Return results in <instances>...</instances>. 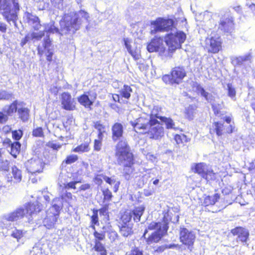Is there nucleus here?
<instances>
[{
  "instance_id": "f257e3e1",
  "label": "nucleus",
  "mask_w": 255,
  "mask_h": 255,
  "mask_svg": "<svg viewBox=\"0 0 255 255\" xmlns=\"http://www.w3.org/2000/svg\"><path fill=\"white\" fill-rule=\"evenodd\" d=\"M174 21L171 19H165L161 17L157 18L151 22V34H154L158 32L168 31L171 32L167 34L165 37V42L168 47L166 49L163 45V39L161 37H155L152 40L157 49L159 53L166 57H172V53L178 48L181 47L186 38V34L182 31H177L173 26Z\"/></svg>"
},
{
  "instance_id": "f03ea898",
  "label": "nucleus",
  "mask_w": 255,
  "mask_h": 255,
  "mask_svg": "<svg viewBox=\"0 0 255 255\" xmlns=\"http://www.w3.org/2000/svg\"><path fill=\"white\" fill-rule=\"evenodd\" d=\"M89 18V13L85 10L70 12L65 14L63 20L60 21V30L54 25L53 21H51L43 25V31L48 33H57L61 35L67 33L73 34L80 29L83 23L88 22Z\"/></svg>"
},
{
  "instance_id": "7ed1b4c3",
  "label": "nucleus",
  "mask_w": 255,
  "mask_h": 255,
  "mask_svg": "<svg viewBox=\"0 0 255 255\" xmlns=\"http://www.w3.org/2000/svg\"><path fill=\"white\" fill-rule=\"evenodd\" d=\"M41 210V205L36 201L35 203H29L21 206L12 212L3 214L1 217L0 225L2 228H8L11 224L9 222H16L26 217L28 222H30V217L35 213Z\"/></svg>"
},
{
  "instance_id": "20e7f679",
  "label": "nucleus",
  "mask_w": 255,
  "mask_h": 255,
  "mask_svg": "<svg viewBox=\"0 0 255 255\" xmlns=\"http://www.w3.org/2000/svg\"><path fill=\"white\" fill-rule=\"evenodd\" d=\"M168 222L164 219L163 222L150 223L144 231L142 237L146 243L151 245L158 242L168 230Z\"/></svg>"
},
{
  "instance_id": "39448f33",
  "label": "nucleus",
  "mask_w": 255,
  "mask_h": 255,
  "mask_svg": "<svg viewBox=\"0 0 255 255\" xmlns=\"http://www.w3.org/2000/svg\"><path fill=\"white\" fill-rule=\"evenodd\" d=\"M62 207V202L59 198H55L52 205L47 211L46 217L43 220V224L47 229L55 227L59 216L60 210Z\"/></svg>"
},
{
  "instance_id": "423d86ee",
  "label": "nucleus",
  "mask_w": 255,
  "mask_h": 255,
  "mask_svg": "<svg viewBox=\"0 0 255 255\" xmlns=\"http://www.w3.org/2000/svg\"><path fill=\"white\" fill-rule=\"evenodd\" d=\"M13 2V8L8 0H0V12L7 21L14 22L17 18V11L19 10V5L17 0H11Z\"/></svg>"
},
{
  "instance_id": "0eeeda50",
  "label": "nucleus",
  "mask_w": 255,
  "mask_h": 255,
  "mask_svg": "<svg viewBox=\"0 0 255 255\" xmlns=\"http://www.w3.org/2000/svg\"><path fill=\"white\" fill-rule=\"evenodd\" d=\"M155 119V116L152 115L151 112L149 116L143 114L134 121H131L130 124L136 132L146 133L151 124V121H154Z\"/></svg>"
},
{
  "instance_id": "6e6552de",
  "label": "nucleus",
  "mask_w": 255,
  "mask_h": 255,
  "mask_svg": "<svg viewBox=\"0 0 255 255\" xmlns=\"http://www.w3.org/2000/svg\"><path fill=\"white\" fill-rule=\"evenodd\" d=\"M144 210L145 207L143 205H141L134 208L132 211H125L121 215L119 225L121 224L125 225L132 224L131 223L132 218H133V220L135 222L140 221V218L143 215Z\"/></svg>"
},
{
  "instance_id": "1a4fd4ad",
  "label": "nucleus",
  "mask_w": 255,
  "mask_h": 255,
  "mask_svg": "<svg viewBox=\"0 0 255 255\" xmlns=\"http://www.w3.org/2000/svg\"><path fill=\"white\" fill-rule=\"evenodd\" d=\"M44 166L45 163L43 160L37 157L28 160L25 163L27 170L31 174L41 173Z\"/></svg>"
},
{
  "instance_id": "9d476101",
  "label": "nucleus",
  "mask_w": 255,
  "mask_h": 255,
  "mask_svg": "<svg viewBox=\"0 0 255 255\" xmlns=\"http://www.w3.org/2000/svg\"><path fill=\"white\" fill-rule=\"evenodd\" d=\"M164 130L163 127L155 118L154 121H151V124L146 132L150 138L158 139L163 136Z\"/></svg>"
},
{
  "instance_id": "9b49d317",
  "label": "nucleus",
  "mask_w": 255,
  "mask_h": 255,
  "mask_svg": "<svg viewBox=\"0 0 255 255\" xmlns=\"http://www.w3.org/2000/svg\"><path fill=\"white\" fill-rule=\"evenodd\" d=\"M221 39L218 35H212L205 40V48L208 52L218 53L221 49Z\"/></svg>"
},
{
  "instance_id": "f8f14e48",
  "label": "nucleus",
  "mask_w": 255,
  "mask_h": 255,
  "mask_svg": "<svg viewBox=\"0 0 255 255\" xmlns=\"http://www.w3.org/2000/svg\"><path fill=\"white\" fill-rule=\"evenodd\" d=\"M170 74L172 76L173 81L177 84L181 83L184 78L186 76L185 69L182 66H176L172 68Z\"/></svg>"
},
{
  "instance_id": "ddd939ff",
  "label": "nucleus",
  "mask_w": 255,
  "mask_h": 255,
  "mask_svg": "<svg viewBox=\"0 0 255 255\" xmlns=\"http://www.w3.org/2000/svg\"><path fill=\"white\" fill-rule=\"evenodd\" d=\"M125 45L128 53L135 60H138L140 58V50L137 47L135 43L131 44V40L128 38L124 39Z\"/></svg>"
},
{
  "instance_id": "4468645a",
  "label": "nucleus",
  "mask_w": 255,
  "mask_h": 255,
  "mask_svg": "<svg viewBox=\"0 0 255 255\" xmlns=\"http://www.w3.org/2000/svg\"><path fill=\"white\" fill-rule=\"evenodd\" d=\"M195 238V236L192 232L184 228H181L180 239L183 244L190 246L193 244Z\"/></svg>"
},
{
  "instance_id": "2eb2a0df",
  "label": "nucleus",
  "mask_w": 255,
  "mask_h": 255,
  "mask_svg": "<svg viewBox=\"0 0 255 255\" xmlns=\"http://www.w3.org/2000/svg\"><path fill=\"white\" fill-rule=\"evenodd\" d=\"M61 104L62 107L66 110L72 111L75 109L74 100L68 93L65 92L61 95Z\"/></svg>"
},
{
  "instance_id": "dca6fc26",
  "label": "nucleus",
  "mask_w": 255,
  "mask_h": 255,
  "mask_svg": "<svg viewBox=\"0 0 255 255\" xmlns=\"http://www.w3.org/2000/svg\"><path fill=\"white\" fill-rule=\"evenodd\" d=\"M118 162L122 166H127L133 164V155L129 151L116 154Z\"/></svg>"
},
{
  "instance_id": "f3484780",
  "label": "nucleus",
  "mask_w": 255,
  "mask_h": 255,
  "mask_svg": "<svg viewBox=\"0 0 255 255\" xmlns=\"http://www.w3.org/2000/svg\"><path fill=\"white\" fill-rule=\"evenodd\" d=\"M157 111V108H154L152 111V115L155 116L156 119H159L164 123L166 126V128L173 129L175 130L178 129V128L175 126L174 122L171 118L160 116L158 113H156Z\"/></svg>"
},
{
  "instance_id": "a211bd4d",
  "label": "nucleus",
  "mask_w": 255,
  "mask_h": 255,
  "mask_svg": "<svg viewBox=\"0 0 255 255\" xmlns=\"http://www.w3.org/2000/svg\"><path fill=\"white\" fill-rule=\"evenodd\" d=\"M231 233L237 236V241L242 243L246 242L248 239L249 233L248 231L242 227H237L231 231Z\"/></svg>"
},
{
  "instance_id": "6ab92c4d",
  "label": "nucleus",
  "mask_w": 255,
  "mask_h": 255,
  "mask_svg": "<svg viewBox=\"0 0 255 255\" xmlns=\"http://www.w3.org/2000/svg\"><path fill=\"white\" fill-rule=\"evenodd\" d=\"M233 21L232 18L222 17L220 19L219 28L227 32H230L233 28Z\"/></svg>"
},
{
  "instance_id": "aec40b11",
  "label": "nucleus",
  "mask_w": 255,
  "mask_h": 255,
  "mask_svg": "<svg viewBox=\"0 0 255 255\" xmlns=\"http://www.w3.org/2000/svg\"><path fill=\"white\" fill-rule=\"evenodd\" d=\"M43 45L46 51V59L47 61L50 62L52 60V57L53 54V48L49 36H46L44 38Z\"/></svg>"
},
{
  "instance_id": "412c9836",
  "label": "nucleus",
  "mask_w": 255,
  "mask_h": 255,
  "mask_svg": "<svg viewBox=\"0 0 255 255\" xmlns=\"http://www.w3.org/2000/svg\"><path fill=\"white\" fill-rule=\"evenodd\" d=\"M112 131L113 140L115 141L120 140L123 136V126L121 124L117 123L112 127Z\"/></svg>"
},
{
  "instance_id": "4be33fe9",
  "label": "nucleus",
  "mask_w": 255,
  "mask_h": 255,
  "mask_svg": "<svg viewBox=\"0 0 255 255\" xmlns=\"http://www.w3.org/2000/svg\"><path fill=\"white\" fill-rule=\"evenodd\" d=\"M22 105H24L23 102L15 100L10 105L7 107L5 106L3 109V111L6 113L9 116H11L13 113L18 111V109Z\"/></svg>"
},
{
  "instance_id": "5701e85b",
  "label": "nucleus",
  "mask_w": 255,
  "mask_h": 255,
  "mask_svg": "<svg viewBox=\"0 0 255 255\" xmlns=\"http://www.w3.org/2000/svg\"><path fill=\"white\" fill-rule=\"evenodd\" d=\"M252 56L248 54L239 57H233L231 59L232 63L235 66H240L242 65L243 63L246 61H251Z\"/></svg>"
},
{
  "instance_id": "b1692460",
  "label": "nucleus",
  "mask_w": 255,
  "mask_h": 255,
  "mask_svg": "<svg viewBox=\"0 0 255 255\" xmlns=\"http://www.w3.org/2000/svg\"><path fill=\"white\" fill-rule=\"evenodd\" d=\"M26 17L28 23L32 25L34 29L38 30L40 28L41 25L37 16L28 12L26 14Z\"/></svg>"
},
{
  "instance_id": "393cba45",
  "label": "nucleus",
  "mask_w": 255,
  "mask_h": 255,
  "mask_svg": "<svg viewBox=\"0 0 255 255\" xmlns=\"http://www.w3.org/2000/svg\"><path fill=\"white\" fill-rule=\"evenodd\" d=\"M120 232L124 237H127L133 234V224L119 225Z\"/></svg>"
},
{
  "instance_id": "a878e982",
  "label": "nucleus",
  "mask_w": 255,
  "mask_h": 255,
  "mask_svg": "<svg viewBox=\"0 0 255 255\" xmlns=\"http://www.w3.org/2000/svg\"><path fill=\"white\" fill-rule=\"evenodd\" d=\"M220 198V195L216 193L213 196H208L204 198L203 202H202V205L204 206H208L209 205H213Z\"/></svg>"
},
{
  "instance_id": "bb28decb",
  "label": "nucleus",
  "mask_w": 255,
  "mask_h": 255,
  "mask_svg": "<svg viewBox=\"0 0 255 255\" xmlns=\"http://www.w3.org/2000/svg\"><path fill=\"white\" fill-rule=\"evenodd\" d=\"M193 86L198 94H200L201 95L204 97L207 101L209 102L211 101V95L209 93L206 92L200 84L197 83H194Z\"/></svg>"
},
{
  "instance_id": "cd10ccee",
  "label": "nucleus",
  "mask_w": 255,
  "mask_h": 255,
  "mask_svg": "<svg viewBox=\"0 0 255 255\" xmlns=\"http://www.w3.org/2000/svg\"><path fill=\"white\" fill-rule=\"evenodd\" d=\"M24 106L25 104L20 106L17 112L19 118L23 122L27 121L29 117V110Z\"/></svg>"
},
{
  "instance_id": "c85d7f7f",
  "label": "nucleus",
  "mask_w": 255,
  "mask_h": 255,
  "mask_svg": "<svg viewBox=\"0 0 255 255\" xmlns=\"http://www.w3.org/2000/svg\"><path fill=\"white\" fill-rule=\"evenodd\" d=\"M194 171L202 177L203 176H205V173L208 169V166L204 163H197L195 165L194 168L192 169Z\"/></svg>"
},
{
  "instance_id": "c756f323",
  "label": "nucleus",
  "mask_w": 255,
  "mask_h": 255,
  "mask_svg": "<svg viewBox=\"0 0 255 255\" xmlns=\"http://www.w3.org/2000/svg\"><path fill=\"white\" fill-rule=\"evenodd\" d=\"M78 101L81 105L86 108H89L93 105L94 101L90 99L89 96L86 94H83L78 98Z\"/></svg>"
},
{
  "instance_id": "7c9ffc66",
  "label": "nucleus",
  "mask_w": 255,
  "mask_h": 255,
  "mask_svg": "<svg viewBox=\"0 0 255 255\" xmlns=\"http://www.w3.org/2000/svg\"><path fill=\"white\" fill-rule=\"evenodd\" d=\"M116 148V154L129 151L127 143L125 140H120L117 144Z\"/></svg>"
},
{
  "instance_id": "2f4dec72",
  "label": "nucleus",
  "mask_w": 255,
  "mask_h": 255,
  "mask_svg": "<svg viewBox=\"0 0 255 255\" xmlns=\"http://www.w3.org/2000/svg\"><path fill=\"white\" fill-rule=\"evenodd\" d=\"M62 202L63 204V201L67 202L69 205L73 203L76 200V197L72 195L70 192H66L64 194L61 195V198H59Z\"/></svg>"
},
{
  "instance_id": "473e14b6",
  "label": "nucleus",
  "mask_w": 255,
  "mask_h": 255,
  "mask_svg": "<svg viewBox=\"0 0 255 255\" xmlns=\"http://www.w3.org/2000/svg\"><path fill=\"white\" fill-rule=\"evenodd\" d=\"M133 165H129L127 166H123L124 167L123 170V175L127 180H130L134 177Z\"/></svg>"
},
{
  "instance_id": "72a5a7b5",
  "label": "nucleus",
  "mask_w": 255,
  "mask_h": 255,
  "mask_svg": "<svg viewBox=\"0 0 255 255\" xmlns=\"http://www.w3.org/2000/svg\"><path fill=\"white\" fill-rule=\"evenodd\" d=\"M225 127L223 124L220 122H216L213 125L214 130L215 131L218 136H221L224 133Z\"/></svg>"
},
{
  "instance_id": "f704fd0d",
  "label": "nucleus",
  "mask_w": 255,
  "mask_h": 255,
  "mask_svg": "<svg viewBox=\"0 0 255 255\" xmlns=\"http://www.w3.org/2000/svg\"><path fill=\"white\" fill-rule=\"evenodd\" d=\"M21 144L18 141H15L11 143L10 154L14 157H16L17 154L19 153Z\"/></svg>"
},
{
  "instance_id": "c9c22d12",
  "label": "nucleus",
  "mask_w": 255,
  "mask_h": 255,
  "mask_svg": "<svg viewBox=\"0 0 255 255\" xmlns=\"http://www.w3.org/2000/svg\"><path fill=\"white\" fill-rule=\"evenodd\" d=\"M132 92L130 86L125 85L121 89L120 93L122 97L128 99L130 97V93Z\"/></svg>"
},
{
  "instance_id": "e433bc0d",
  "label": "nucleus",
  "mask_w": 255,
  "mask_h": 255,
  "mask_svg": "<svg viewBox=\"0 0 255 255\" xmlns=\"http://www.w3.org/2000/svg\"><path fill=\"white\" fill-rule=\"evenodd\" d=\"M89 150L90 147L89 144L87 143H84L77 146L73 150V151L75 152L82 153L84 152H88Z\"/></svg>"
},
{
  "instance_id": "4c0bfd02",
  "label": "nucleus",
  "mask_w": 255,
  "mask_h": 255,
  "mask_svg": "<svg viewBox=\"0 0 255 255\" xmlns=\"http://www.w3.org/2000/svg\"><path fill=\"white\" fill-rule=\"evenodd\" d=\"M12 174L16 182H19L21 180V172L16 166L12 167Z\"/></svg>"
},
{
  "instance_id": "58836bf2",
  "label": "nucleus",
  "mask_w": 255,
  "mask_h": 255,
  "mask_svg": "<svg viewBox=\"0 0 255 255\" xmlns=\"http://www.w3.org/2000/svg\"><path fill=\"white\" fill-rule=\"evenodd\" d=\"M195 110V106L190 105L185 109V117L189 120H192L194 117V111Z\"/></svg>"
},
{
  "instance_id": "ea45409f",
  "label": "nucleus",
  "mask_w": 255,
  "mask_h": 255,
  "mask_svg": "<svg viewBox=\"0 0 255 255\" xmlns=\"http://www.w3.org/2000/svg\"><path fill=\"white\" fill-rule=\"evenodd\" d=\"M42 249L40 244H36L30 251L31 255H42Z\"/></svg>"
},
{
  "instance_id": "a19ab883",
  "label": "nucleus",
  "mask_w": 255,
  "mask_h": 255,
  "mask_svg": "<svg viewBox=\"0 0 255 255\" xmlns=\"http://www.w3.org/2000/svg\"><path fill=\"white\" fill-rule=\"evenodd\" d=\"M13 98L12 93L3 90L0 91V100H8Z\"/></svg>"
},
{
  "instance_id": "79ce46f5",
  "label": "nucleus",
  "mask_w": 255,
  "mask_h": 255,
  "mask_svg": "<svg viewBox=\"0 0 255 255\" xmlns=\"http://www.w3.org/2000/svg\"><path fill=\"white\" fill-rule=\"evenodd\" d=\"M127 255H144L143 251L138 247H133Z\"/></svg>"
},
{
  "instance_id": "37998d69",
  "label": "nucleus",
  "mask_w": 255,
  "mask_h": 255,
  "mask_svg": "<svg viewBox=\"0 0 255 255\" xmlns=\"http://www.w3.org/2000/svg\"><path fill=\"white\" fill-rule=\"evenodd\" d=\"M24 233L22 230L15 229L11 233V236L17 239L18 240L23 236Z\"/></svg>"
},
{
  "instance_id": "c03bdc74",
  "label": "nucleus",
  "mask_w": 255,
  "mask_h": 255,
  "mask_svg": "<svg viewBox=\"0 0 255 255\" xmlns=\"http://www.w3.org/2000/svg\"><path fill=\"white\" fill-rule=\"evenodd\" d=\"M77 159V155L72 154L68 156L63 162H65L67 164H70L76 161Z\"/></svg>"
},
{
  "instance_id": "a18cd8bd",
  "label": "nucleus",
  "mask_w": 255,
  "mask_h": 255,
  "mask_svg": "<svg viewBox=\"0 0 255 255\" xmlns=\"http://www.w3.org/2000/svg\"><path fill=\"white\" fill-rule=\"evenodd\" d=\"M44 31H40L38 32H33L30 34L31 39L39 40L44 36Z\"/></svg>"
},
{
  "instance_id": "49530a36",
  "label": "nucleus",
  "mask_w": 255,
  "mask_h": 255,
  "mask_svg": "<svg viewBox=\"0 0 255 255\" xmlns=\"http://www.w3.org/2000/svg\"><path fill=\"white\" fill-rule=\"evenodd\" d=\"M94 249L96 251L100 252L106 250L104 245L98 240H95Z\"/></svg>"
},
{
  "instance_id": "de8ad7c7",
  "label": "nucleus",
  "mask_w": 255,
  "mask_h": 255,
  "mask_svg": "<svg viewBox=\"0 0 255 255\" xmlns=\"http://www.w3.org/2000/svg\"><path fill=\"white\" fill-rule=\"evenodd\" d=\"M205 178L206 180L209 181L210 180H214L215 179V174L213 173L212 170H207V171L205 173V176L202 177Z\"/></svg>"
},
{
  "instance_id": "09e8293b",
  "label": "nucleus",
  "mask_w": 255,
  "mask_h": 255,
  "mask_svg": "<svg viewBox=\"0 0 255 255\" xmlns=\"http://www.w3.org/2000/svg\"><path fill=\"white\" fill-rule=\"evenodd\" d=\"M108 237L111 242H115L119 236L116 231L111 230L108 232Z\"/></svg>"
},
{
  "instance_id": "8fccbe9b",
  "label": "nucleus",
  "mask_w": 255,
  "mask_h": 255,
  "mask_svg": "<svg viewBox=\"0 0 255 255\" xmlns=\"http://www.w3.org/2000/svg\"><path fill=\"white\" fill-rule=\"evenodd\" d=\"M104 199L105 201L109 202L112 197V192L109 189H105L103 191Z\"/></svg>"
},
{
  "instance_id": "3c124183",
  "label": "nucleus",
  "mask_w": 255,
  "mask_h": 255,
  "mask_svg": "<svg viewBox=\"0 0 255 255\" xmlns=\"http://www.w3.org/2000/svg\"><path fill=\"white\" fill-rule=\"evenodd\" d=\"M154 41H151L147 46V49L149 52H159V49H157L154 44Z\"/></svg>"
},
{
  "instance_id": "603ef678",
  "label": "nucleus",
  "mask_w": 255,
  "mask_h": 255,
  "mask_svg": "<svg viewBox=\"0 0 255 255\" xmlns=\"http://www.w3.org/2000/svg\"><path fill=\"white\" fill-rule=\"evenodd\" d=\"M162 80L166 84H175L172 79V76L170 75H165L162 77Z\"/></svg>"
},
{
  "instance_id": "864d4df0",
  "label": "nucleus",
  "mask_w": 255,
  "mask_h": 255,
  "mask_svg": "<svg viewBox=\"0 0 255 255\" xmlns=\"http://www.w3.org/2000/svg\"><path fill=\"white\" fill-rule=\"evenodd\" d=\"M8 116L6 113L0 112V124H5L8 121Z\"/></svg>"
},
{
  "instance_id": "5fc2aeb1",
  "label": "nucleus",
  "mask_w": 255,
  "mask_h": 255,
  "mask_svg": "<svg viewBox=\"0 0 255 255\" xmlns=\"http://www.w3.org/2000/svg\"><path fill=\"white\" fill-rule=\"evenodd\" d=\"M227 88L228 91V96L231 98L233 99L236 96V91L235 89L233 87H232V85L230 84H228Z\"/></svg>"
},
{
  "instance_id": "6e6d98bb",
  "label": "nucleus",
  "mask_w": 255,
  "mask_h": 255,
  "mask_svg": "<svg viewBox=\"0 0 255 255\" xmlns=\"http://www.w3.org/2000/svg\"><path fill=\"white\" fill-rule=\"evenodd\" d=\"M32 135L36 137H42L43 136V129L41 128H37L34 129L32 132Z\"/></svg>"
},
{
  "instance_id": "4d7b16f0",
  "label": "nucleus",
  "mask_w": 255,
  "mask_h": 255,
  "mask_svg": "<svg viewBox=\"0 0 255 255\" xmlns=\"http://www.w3.org/2000/svg\"><path fill=\"white\" fill-rule=\"evenodd\" d=\"M95 128L97 129L99 132H105L106 128L104 126L102 125L99 122H97L95 123Z\"/></svg>"
},
{
  "instance_id": "13d9d810",
  "label": "nucleus",
  "mask_w": 255,
  "mask_h": 255,
  "mask_svg": "<svg viewBox=\"0 0 255 255\" xmlns=\"http://www.w3.org/2000/svg\"><path fill=\"white\" fill-rule=\"evenodd\" d=\"M9 163L7 160H2L0 167V168L4 171H8L9 167Z\"/></svg>"
},
{
  "instance_id": "bf43d9fd",
  "label": "nucleus",
  "mask_w": 255,
  "mask_h": 255,
  "mask_svg": "<svg viewBox=\"0 0 255 255\" xmlns=\"http://www.w3.org/2000/svg\"><path fill=\"white\" fill-rule=\"evenodd\" d=\"M22 132L21 130H14L12 131V137L15 140H19L22 136Z\"/></svg>"
},
{
  "instance_id": "052dcab7",
  "label": "nucleus",
  "mask_w": 255,
  "mask_h": 255,
  "mask_svg": "<svg viewBox=\"0 0 255 255\" xmlns=\"http://www.w3.org/2000/svg\"><path fill=\"white\" fill-rule=\"evenodd\" d=\"M102 177L104 181L110 185H113L116 181V180L114 178H110L105 175H103Z\"/></svg>"
},
{
  "instance_id": "680f3d73",
  "label": "nucleus",
  "mask_w": 255,
  "mask_h": 255,
  "mask_svg": "<svg viewBox=\"0 0 255 255\" xmlns=\"http://www.w3.org/2000/svg\"><path fill=\"white\" fill-rule=\"evenodd\" d=\"M94 235L95 237L96 238V240H97L99 241L103 240L105 238L104 234H103V233H99L96 231L94 233Z\"/></svg>"
},
{
  "instance_id": "e2e57ef3",
  "label": "nucleus",
  "mask_w": 255,
  "mask_h": 255,
  "mask_svg": "<svg viewBox=\"0 0 255 255\" xmlns=\"http://www.w3.org/2000/svg\"><path fill=\"white\" fill-rule=\"evenodd\" d=\"M184 135L176 134L174 136V139L177 144H180L182 142L183 140L185 138Z\"/></svg>"
},
{
  "instance_id": "0e129e2a",
  "label": "nucleus",
  "mask_w": 255,
  "mask_h": 255,
  "mask_svg": "<svg viewBox=\"0 0 255 255\" xmlns=\"http://www.w3.org/2000/svg\"><path fill=\"white\" fill-rule=\"evenodd\" d=\"M78 183L77 181L74 182H70L69 183H68L67 184H64V186L66 189H70V188H73V189H76L75 185Z\"/></svg>"
},
{
  "instance_id": "69168bd1",
  "label": "nucleus",
  "mask_w": 255,
  "mask_h": 255,
  "mask_svg": "<svg viewBox=\"0 0 255 255\" xmlns=\"http://www.w3.org/2000/svg\"><path fill=\"white\" fill-rule=\"evenodd\" d=\"M102 142L100 140L95 139L94 142V149L96 150L99 151L101 148Z\"/></svg>"
},
{
  "instance_id": "338daca9",
  "label": "nucleus",
  "mask_w": 255,
  "mask_h": 255,
  "mask_svg": "<svg viewBox=\"0 0 255 255\" xmlns=\"http://www.w3.org/2000/svg\"><path fill=\"white\" fill-rule=\"evenodd\" d=\"M91 222L93 225H96L98 223L97 213H94V214L91 217Z\"/></svg>"
},
{
  "instance_id": "774afa93",
  "label": "nucleus",
  "mask_w": 255,
  "mask_h": 255,
  "mask_svg": "<svg viewBox=\"0 0 255 255\" xmlns=\"http://www.w3.org/2000/svg\"><path fill=\"white\" fill-rule=\"evenodd\" d=\"M247 5L249 6L254 14L255 15V4L254 3V2H252L251 3L248 2L247 3Z\"/></svg>"
}]
</instances>
